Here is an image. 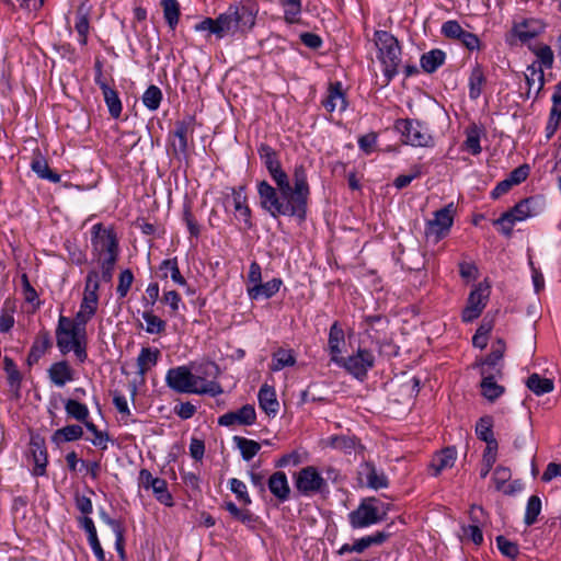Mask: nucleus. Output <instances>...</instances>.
Instances as JSON below:
<instances>
[{
    "label": "nucleus",
    "instance_id": "1",
    "mask_svg": "<svg viewBox=\"0 0 561 561\" xmlns=\"http://www.w3.org/2000/svg\"><path fill=\"white\" fill-rule=\"evenodd\" d=\"M119 252V240L114 228L95 224L91 228L92 270L87 280H112Z\"/></svg>",
    "mask_w": 561,
    "mask_h": 561
},
{
    "label": "nucleus",
    "instance_id": "2",
    "mask_svg": "<svg viewBox=\"0 0 561 561\" xmlns=\"http://www.w3.org/2000/svg\"><path fill=\"white\" fill-rule=\"evenodd\" d=\"M259 12L257 4L251 1L230 4L228 9L216 19L206 18L195 25V31H207L209 34L222 38L228 35L245 34L255 25Z\"/></svg>",
    "mask_w": 561,
    "mask_h": 561
},
{
    "label": "nucleus",
    "instance_id": "3",
    "mask_svg": "<svg viewBox=\"0 0 561 561\" xmlns=\"http://www.w3.org/2000/svg\"><path fill=\"white\" fill-rule=\"evenodd\" d=\"M165 383L178 393H208L215 397L222 392L217 382H205L204 378L194 375L187 366L170 368L165 375Z\"/></svg>",
    "mask_w": 561,
    "mask_h": 561
},
{
    "label": "nucleus",
    "instance_id": "4",
    "mask_svg": "<svg viewBox=\"0 0 561 561\" xmlns=\"http://www.w3.org/2000/svg\"><path fill=\"white\" fill-rule=\"evenodd\" d=\"M257 193L262 208L268 211L274 218L278 216H296L304 219L306 217V214L300 206L294 203L289 194L286 195L280 193V191L277 192V188L273 187L266 181L259 182Z\"/></svg>",
    "mask_w": 561,
    "mask_h": 561
},
{
    "label": "nucleus",
    "instance_id": "5",
    "mask_svg": "<svg viewBox=\"0 0 561 561\" xmlns=\"http://www.w3.org/2000/svg\"><path fill=\"white\" fill-rule=\"evenodd\" d=\"M545 207L546 202L542 196L537 195L524 198L513 208L502 214V216L494 221V226L499 228L501 233L510 237L516 222L540 215L545 210Z\"/></svg>",
    "mask_w": 561,
    "mask_h": 561
},
{
    "label": "nucleus",
    "instance_id": "6",
    "mask_svg": "<svg viewBox=\"0 0 561 561\" xmlns=\"http://www.w3.org/2000/svg\"><path fill=\"white\" fill-rule=\"evenodd\" d=\"M375 43L378 48V58L383 66L386 83H389L399 72L401 47L397 38L387 31H376Z\"/></svg>",
    "mask_w": 561,
    "mask_h": 561
},
{
    "label": "nucleus",
    "instance_id": "7",
    "mask_svg": "<svg viewBox=\"0 0 561 561\" xmlns=\"http://www.w3.org/2000/svg\"><path fill=\"white\" fill-rule=\"evenodd\" d=\"M394 129L401 135L402 142L413 147H433L434 138L427 126L417 119L400 118Z\"/></svg>",
    "mask_w": 561,
    "mask_h": 561
},
{
    "label": "nucleus",
    "instance_id": "8",
    "mask_svg": "<svg viewBox=\"0 0 561 561\" xmlns=\"http://www.w3.org/2000/svg\"><path fill=\"white\" fill-rule=\"evenodd\" d=\"M455 214L456 207L454 203H449L445 207L436 210L434 213V218L426 222V240L435 244L443 240L450 231Z\"/></svg>",
    "mask_w": 561,
    "mask_h": 561
},
{
    "label": "nucleus",
    "instance_id": "9",
    "mask_svg": "<svg viewBox=\"0 0 561 561\" xmlns=\"http://www.w3.org/2000/svg\"><path fill=\"white\" fill-rule=\"evenodd\" d=\"M377 500L369 497L364 500L358 507L348 514V520L354 529L368 527L385 519L386 511L376 505Z\"/></svg>",
    "mask_w": 561,
    "mask_h": 561
},
{
    "label": "nucleus",
    "instance_id": "10",
    "mask_svg": "<svg viewBox=\"0 0 561 561\" xmlns=\"http://www.w3.org/2000/svg\"><path fill=\"white\" fill-rule=\"evenodd\" d=\"M295 486L302 495H312L322 491L325 486V480L313 466L300 469L295 474Z\"/></svg>",
    "mask_w": 561,
    "mask_h": 561
},
{
    "label": "nucleus",
    "instance_id": "11",
    "mask_svg": "<svg viewBox=\"0 0 561 561\" xmlns=\"http://www.w3.org/2000/svg\"><path fill=\"white\" fill-rule=\"evenodd\" d=\"M491 294L489 283H479L469 294L468 302L462 311V321L471 322L477 319L485 308Z\"/></svg>",
    "mask_w": 561,
    "mask_h": 561
},
{
    "label": "nucleus",
    "instance_id": "12",
    "mask_svg": "<svg viewBox=\"0 0 561 561\" xmlns=\"http://www.w3.org/2000/svg\"><path fill=\"white\" fill-rule=\"evenodd\" d=\"M138 485L145 490H151L156 500L161 504L173 506V497L168 491V483L164 479L153 477L147 469H141L138 477Z\"/></svg>",
    "mask_w": 561,
    "mask_h": 561
},
{
    "label": "nucleus",
    "instance_id": "13",
    "mask_svg": "<svg viewBox=\"0 0 561 561\" xmlns=\"http://www.w3.org/2000/svg\"><path fill=\"white\" fill-rule=\"evenodd\" d=\"M294 185L289 184V195L297 206H300L302 211L307 213V204L310 195V187L308 184L307 169L304 164H297L293 172Z\"/></svg>",
    "mask_w": 561,
    "mask_h": 561
},
{
    "label": "nucleus",
    "instance_id": "14",
    "mask_svg": "<svg viewBox=\"0 0 561 561\" xmlns=\"http://www.w3.org/2000/svg\"><path fill=\"white\" fill-rule=\"evenodd\" d=\"M440 32L446 38L459 42L469 50L480 49L479 37L462 28L456 20H448L444 22Z\"/></svg>",
    "mask_w": 561,
    "mask_h": 561
},
{
    "label": "nucleus",
    "instance_id": "15",
    "mask_svg": "<svg viewBox=\"0 0 561 561\" xmlns=\"http://www.w3.org/2000/svg\"><path fill=\"white\" fill-rule=\"evenodd\" d=\"M375 356L365 348L358 351L343 360L344 368L357 379H364L367 371L373 368Z\"/></svg>",
    "mask_w": 561,
    "mask_h": 561
},
{
    "label": "nucleus",
    "instance_id": "16",
    "mask_svg": "<svg viewBox=\"0 0 561 561\" xmlns=\"http://www.w3.org/2000/svg\"><path fill=\"white\" fill-rule=\"evenodd\" d=\"M99 283H87L80 309L77 312L79 324H87L95 314L99 304Z\"/></svg>",
    "mask_w": 561,
    "mask_h": 561
},
{
    "label": "nucleus",
    "instance_id": "17",
    "mask_svg": "<svg viewBox=\"0 0 561 561\" xmlns=\"http://www.w3.org/2000/svg\"><path fill=\"white\" fill-rule=\"evenodd\" d=\"M506 352V343L502 339H497L492 345H491V352L490 354L481 359L480 362H477L474 366L479 367L480 370L488 368L489 366H492L494 368V373H496L497 377L500 379L503 378V357Z\"/></svg>",
    "mask_w": 561,
    "mask_h": 561
},
{
    "label": "nucleus",
    "instance_id": "18",
    "mask_svg": "<svg viewBox=\"0 0 561 561\" xmlns=\"http://www.w3.org/2000/svg\"><path fill=\"white\" fill-rule=\"evenodd\" d=\"M256 420L255 409L251 404H245L237 411L225 413L218 419L221 426L232 425H252Z\"/></svg>",
    "mask_w": 561,
    "mask_h": 561
},
{
    "label": "nucleus",
    "instance_id": "19",
    "mask_svg": "<svg viewBox=\"0 0 561 561\" xmlns=\"http://www.w3.org/2000/svg\"><path fill=\"white\" fill-rule=\"evenodd\" d=\"M480 375L482 377L480 382L481 394L486 400L493 402L505 392V388L496 382V379H500L496 373L484 368L480 370Z\"/></svg>",
    "mask_w": 561,
    "mask_h": 561
},
{
    "label": "nucleus",
    "instance_id": "20",
    "mask_svg": "<svg viewBox=\"0 0 561 561\" xmlns=\"http://www.w3.org/2000/svg\"><path fill=\"white\" fill-rule=\"evenodd\" d=\"M322 104H323L324 108L331 113L334 111H339V112L345 111V108L347 106V101H346L345 94L343 92L341 82L330 83L328 91H327V96L322 101Z\"/></svg>",
    "mask_w": 561,
    "mask_h": 561
},
{
    "label": "nucleus",
    "instance_id": "21",
    "mask_svg": "<svg viewBox=\"0 0 561 561\" xmlns=\"http://www.w3.org/2000/svg\"><path fill=\"white\" fill-rule=\"evenodd\" d=\"M85 324H79L77 320V329H71L65 332H56L57 346L60 352L66 354L71 352V347L84 340Z\"/></svg>",
    "mask_w": 561,
    "mask_h": 561
},
{
    "label": "nucleus",
    "instance_id": "22",
    "mask_svg": "<svg viewBox=\"0 0 561 561\" xmlns=\"http://www.w3.org/2000/svg\"><path fill=\"white\" fill-rule=\"evenodd\" d=\"M511 477L512 473L508 468L503 466L496 467L492 477V480L495 484V489L497 491H502L504 494L507 495H512L515 492L519 491L522 484L518 481H514L513 483L506 484L511 480Z\"/></svg>",
    "mask_w": 561,
    "mask_h": 561
},
{
    "label": "nucleus",
    "instance_id": "23",
    "mask_svg": "<svg viewBox=\"0 0 561 561\" xmlns=\"http://www.w3.org/2000/svg\"><path fill=\"white\" fill-rule=\"evenodd\" d=\"M48 377L50 381L57 387H64L67 382L72 381L75 378L73 369L70 365L62 360L54 363L48 369Z\"/></svg>",
    "mask_w": 561,
    "mask_h": 561
},
{
    "label": "nucleus",
    "instance_id": "24",
    "mask_svg": "<svg viewBox=\"0 0 561 561\" xmlns=\"http://www.w3.org/2000/svg\"><path fill=\"white\" fill-rule=\"evenodd\" d=\"M360 476L366 477L367 485L374 490L388 486V479L382 471L377 470L374 463L364 462L359 470Z\"/></svg>",
    "mask_w": 561,
    "mask_h": 561
},
{
    "label": "nucleus",
    "instance_id": "25",
    "mask_svg": "<svg viewBox=\"0 0 561 561\" xmlns=\"http://www.w3.org/2000/svg\"><path fill=\"white\" fill-rule=\"evenodd\" d=\"M457 451L454 447H447L437 453L432 461L431 469L434 476H438L442 471L451 468L455 465Z\"/></svg>",
    "mask_w": 561,
    "mask_h": 561
},
{
    "label": "nucleus",
    "instance_id": "26",
    "mask_svg": "<svg viewBox=\"0 0 561 561\" xmlns=\"http://www.w3.org/2000/svg\"><path fill=\"white\" fill-rule=\"evenodd\" d=\"M259 404L267 415H275L278 412L279 403L273 387L268 385L261 387L259 391Z\"/></svg>",
    "mask_w": 561,
    "mask_h": 561
},
{
    "label": "nucleus",
    "instance_id": "27",
    "mask_svg": "<svg viewBox=\"0 0 561 561\" xmlns=\"http://www.w3.org/2000/svg\"><path fill=\"white\" fill-rule=\"evenodd\" d=\"M486 78L481 65L477 64L469 76L468 79V88H469V98L471 100H477L481 95L483 88L485 85Z\"/></svg>",
    "mask_w": 561,
    "mask_h": 561
},
{
    "label": "nucleus",
    "instance_id": "28",
    "mask_svg": "<svg viewBox=\"0 0 561 561\" xmlns=\"http://www.w3.org/2000/svg\"><path fill=\"white\" fill-rule=\"evenodd\" d=\"M193 131L191 124L187 122H178L173 130V136L176 138L172 142L175 154H185L187 150V136Z\"/></svg>",
    "mask_w": 561,
    "mask_h": 561
},
{
    "label": "nucleus",
    "instance_id": "29",
    "mask_svg": "<svg viewBox=\"0 0 561 561\" xmlns=\"http://www.w3.org/2000/svg\"><path fill=\"white\" fill-rule=\"evenodd\" d=\"M89 13H90V7L85 3H82L76 13V23L75 28L78 33V41L81 45H87L88 43V34H89Z\"/></svg>",
    "mask_w": 561,
    "mask_h": 561
},
{
    "label": "nucleus",
    "instance_id": "30",
    "mask_svg": "<svg viewBox=\"0 0 561 561\" xmlns=\"http://www.w3.org/2000/svg\"><path fill=\"white\" fill-rule=\"evenodd\" d=\"M268 489L280 501H286L289 497L290 489L287 477L282 471H277L270 477Z\"/></svg>",
    "mask_w": 561,
    "mask_h": 561
},
{
    "label": "nucleus",
    "instance_id": "31",
    "mask_svg": "<svg viewBox=\"0 0 561 561\" xmlns=\"http://www.w3.org/2000/svg\"><path fill=\"white\" fill-rule=\"evenodd\" d=\"M344 342H345L344 332L335 322L330 328L329 342H328L329 350H330V353L332 356V360H334L335 363L341 362L339 356L342 353V346L344 345Z\"/></svg>",
    "mask_w": 561,
    "mask_h": 561
},
{
    "label": "nucleus",
    "instance_id": "32",
    "mask_svg": "<svg viewBox=\"0 0 561 561\" xmlns=\"http://www.w3.org/2000/svg\"><path fill=\"white\" fill-rule=\"evenodd\" d=\"M446 59V54L442 49H432L421 57V67L427 73L435 72Z\"/></svg>",
    "mask_w": 561,
    "mask_h": 561
},
{
    "label": "nucleus",
    "instance_id": "33",
    "mask_svg": "<svg viewBox=\"0 0 561 561\" xmlns=\"http://www.w3.org/2000/svg\"><path fill=\"white\" fill-rule=\"evenodd\" d=\"M50 346V339L48 333L42 332L39 333L28 353L27 356V364L32 366L33 364L37 363L39 358L47 352V350Z\"/></svg>",
    "mask_w": 561,
    "mask_h": 561
},
{
    "label": "nucleus",
    "instance_id": "34",
    "mask_svg": "<svg viewBox=\"0 0 561 561\" xmlns=\"http://www.w3.org/2000/svg\"><path fill=\"white\" fill-rule=\"evenodd\" d=\"M31 169L41 179L48 180L53 183L60 182V175L49 169L47 161L39 153L34 156L31 162Z\"/></svg>",
    "mask_w": 561,
    "mask_h": 561
},
{
    "label": "nucleus",
    "instance_id": "35",
    "mask_svg": "<svg viewBox=\"0 0 561 561\" xmlns=\"http://www.w3.org/2000/svg\"><path fill=\"white\" fill-rule=\"evenodd\" d=\"M526 386L536 396L549 393L554 389L552 379L543 378L536 373L527 378Z\"/></svg>",
    "mask_w": 561,
    "mask_h": 561
},
{
    "label": "nucleus",
    "instance_id": "36",
    "mask_svg": "<svg viewBox=\"0 0 561 561\" xmlns=\"http://www.w3.org/2000/svg\"><path fill=\"white\" fill-rule=\"evenodd\" d=\"M282 283H254L248 287V294L251 299H268L279 290Z\"/></svg>",
    "mask_w": 561,
    "mask_h": 561
},
{
    "label": "nucleus",
    "instance_id": "37",
    "mask_svg": "<svg viewBox=\"0 0 561 561\" xmlns=\"http://www.w3.org/2000/svg\"><path fill=\"white\" fill-rule=\"evenodd\" d=\"M296 364V358L291 350L278 348L272 355L271 370L278 371L285 367H291Z\"/></svg>",
    "mask_w": 561,
    "mask_h": 561
},
{
    "label": "nucleus",
    "instance_id": "38",
    "mask_svg": "<svg viewBox=\"0 0 561 561\" xmlns=\"http://www.w3.org/2000/svg\"><path fill=\"white\" fill-rule=\"evenodd\" d=\"M159 355V350L144 347L137 357L138 373L144 376L151 367L157 364Z\"/></svg>",
    "mask_w": 561,
    "mask_h": 561
},
{
    "label": "nucleus",
    "instance_id": "39",
    "mask_svg": "<svg viewBox=\"0 0 561 561\" xmlns=\"http://www.w3.org/2000/svg\"><path fill=\"white\" fill-rule=\"evenodd\" d=\"M156 278L159 280H184L180 274L178 263L175 260H164L159 268L156 271Z\"/></svg>",
    "mask_w": 561,
    "mask_h": 561
},
{
    "label": "nucleus",
    "instance_id": "40",
    "mask_svg": "<svg viewBox=\"0 0 561 561\" xmlns=\"http://www.w3.org/2000/svg\"><path fill=\"white\" fill-rule=\"evenodd\" d=\"M103 98L112 117L118 118L122 114V102L116 90L108 85L103 87Z\"/></svg>",
    "mask_w": 561,
    "mask_h": 561
},
{
    "label": "nucleus",
    "instance_id": "41",
    "mask_svg": "<svg viewBox=\"0 0 561 561\" xmlns=\"http://www.w3.org/2000/svg\"><path fill=\"white\" fill-rule=\"evenodd\" d=\"M83 428L80 425L71 424L57 430L53 435V440L57 444L61 442H72L81 438Z\"/></svg>",
    "mask_w": 561,
    "mask_h": 561
},
{
    "label": "nucleus",
    "instance_id": "42",
    "mask_svg": "<svg viewBox=\"0 0 561 561\" xmlns=\"http://www.w3.org/2000/svg\"><path fill=\"white\" fill-rule=\"evenodd\" d=\"M233 204L236 218L238 220H242L245 228H250L251 224V210L249 206L245 204V196H243L240 192L233 193Z\"/></svg>",
    "mask_w": 561,
    "mask_h": 561
},
{
    "label": "nucleus",
    "instance_id": "43",
    "mask_svg": "<svg viewBox=\"0 0 561 561\" xmlns=\"http://www.w3.org/2000/svg\"><path fill=\"white\" fill-rule=\"evenodd\" d=\"M65 411L69 417L79 422H85V419H89L90 415L88 407L73 399L66 400Z\"/></svg>",
    "mask_w": 561,
    "mask_h": 561
},
{
    "label": "nucleus",
    "instance_id": "44",
    "mask_svg": "<svg viewBox=\"0 0 561 561\" xmlns=\"http://www.w3.org/2000/svg\"><path fill=\"white\" fill-rule=\"evenodd\" d=\"M233 440L239 448L242 458L247 461L251 460L261 449V445L252 439L234 436Z\"/></svg>",
    "mask_w": 561,
    "mask_h": 561
},
{
    "label": "nucleus",
    "instance_id": "45",
    "mask_svg": "<svg viewBox=\"0 0 561 561\" xmlns=\"http://www.w3.org/2000/svg\"><path fill=\"white\" fill-rule=\"evenodd\" d=\"M525 78L529 92L535 89V92L538 93L542 89L545 81L543 70L540 67H536L535 64L528 66Z\"/></svg>",
    "mask_w": 561,
    "mask_h": 561
},
{
    "label": "nucleus",
    "instance_id": "46",
    "mask_svg": "<svg viewBox=\"0 0 561 561\" xmlns=\"http://www.w3.org/2000/svg\"><path fill=\"white\" fill-rule=\"evenodd\" d=\"M164 19L171 30H174L179 23L180 4L176 0H161Z\"/></svg>",
    "mask_w": 561,
    "mask_h": 561
},
{
    "label": "nucleus",
    "instance_id": "47",
    "mask_svg": "<svg viewBox=\"0 0 561 561\" xmlns=\"http://www.w3.org/2000/svg\"><path fill=\"white\" fill-rule=\"evenodd\" d=\"M259 154L268 173L282 167L276 151L268 145H261L259 148Z\"/></svg>",
    "mask_w": 561,
    "mask_h": 561
},
{
    "label": "nucleus",
    "instance_id": "48",
    "mask_svg": "<svg viewBox=\"0 0 561 561\" xmlns=\"http://www.w3.org/2000/svg\"><path fill=\"white\" fill-rule=\"evenodd\" d=\"M142 103L149 111H157L162 101V91L159 87L151 84L142 94Z\"/></svg>",
    "mask_w": 561,
    "mask_h": 561
},
{
    "label": "nucleus",
    "instance_id": "49",
    "mask_svg": "<svg viewBox=\"0 0 561 561\" xmlns=\"http://www.w3.org/2000/svg\"><path fill=\"white\" fill-rule=\"evenodd\" d=\"M530 49L537 57V61L539 64L538 67H540L541 69H542V67H545L547 69L552 67L554 56H553V51L550 48V46H548L546 44H538V45L530 47Z\"/></svg>",
    "mask_w": 561,
    "mask_h": 561
},
{
    "label": "nucleus",
    "instance_id": "50",
    "mask_svg": "<svg viewBox=\"0 0 561 561\" xmlns=\"http://www.w3.org/2000/svg\"><path fill=\"white\" fill-rule=\"evenodd\" d=\"M3 366L7 373L8 382L10 387L15 391H19L22 382V375L18 369L15 363L13 362L12 358L5 356L3 358Z\"/></svg>",
    "mask_w": 561,
    "mask_h": 561
},
{
    "label": "nucleus",
    "instance_id": "51",
    "mask_svg": "<svg viewBox=\"0 0 561 561\" xmlns=\"http://www.w3.org/2000/svg\"><path fill=\"white\" fill-rule=\"evenodd\" d=\"M389 535L383 531H377L374 535L363 537L353 543V550L355 552H363L365 549L373 545H380L388 539Z\"/></svg>",
    "mask_w": 561,
    "mask_h": 561
},
{
    "label": "nucleus",
    "instance_id": "52",
    "mask_svg": "<svg viewBox=\"0 0 561 561\" xmlns=\"http://www.w3.org/2000/svg\"><path fill=\"white\" fill-rule=\"evenodd\" d=\"M493 421L491 416L481 417L476 425V434L477 436L489 444V442L497 443L493 435Z\"/></svg>",
    "mask_w": 561,
    "mask_h": 561
},
{
    "label": "nucleus",
    "instance_id": "53",
    "mask_svg": "<svg viewBox=\"0 0 561 561\" xmlns=\"http://www.w3.org/2000/svg\"><path fill=\"white\" fill-rule=\"evenodd\" d=\"M142 319L146 321L145 330L150 334H161L165 331V322L152 311H144Z\"/></svg>",
    "mask_w": 561,
    "mask_h": 561
},
{
    "label": "nucleus",
    "instance_id": "54",
    "mask_svg": "<svg viewBox=\"0 0 561 561\" xmlns=\"http://www.w3.org/2000/svg\"><path fill=\"white\" fill-rule=\"evenodd\" d=\"M480 138L481 133L476 126L468 128L466 131V140L463 142L465 149L472 153L473 156L479 154L482 150L480 145Z\"/></svg>",
    "mask_w": 561,
    "mask_h": 561
},
{
    "label": "nucleus",
    "instance_id": "55",
    "mask_svg": "<svg viewBox=\"0 0 561 561\" xmlns=\"http://www.w3.org/2000/svg\"><path fill=\"white\" fill-rule=\"evenodd\" d=\"M356 440L354 437L345 435H333L327 439V446L345 453L355 448Z\"/></svg>",
    "mask_w": 561,
    "mask_h": 561
},
{
    "label": "nucleus",
    "instance_id": "56",
    "mask_svg": "<svg viewBox=\"0 0 561 561\" xmlns=\"http://www.w3.org/2000/svg\"><path fill=\"white\" fill-rule=\"evenodd\" d=\"M288 23H297L301 12V0H279Z\"/></svg>",
    "mask_w": 561,
    "mask_h": 561
},
{
    "label": "nucleus",
    "instance_id": "57",
    "mask_svg": "<svg viewBox=\"0 0 561 561\" xmlns=\"http://www.w3.org/2000/svg\"><path fill=\"white\" fill-rule=\"evenodd\" d=\"M541 512V500L537 495H531L527 502L526 513H525V524L530 526L536 520L538 515Z\"/></svg>",
    "mask_w": 561,
    "mask_h": 561
},
{
    "label": "nucleus",
    "instance_id": "58",
    "mask_svg": "<svg viewBox=\"0 0 561 561\" xmlns=\"http://www.w3.org/2000/svg\"><path fill=\"white\" fill-rule=\"evenodd\" d=\"M534 21H524L514 26V34L522 41L528 42L538 34V30L533 27Z\"/></svg>",
    "mask_w": 561,
    "mask_h": 561
},
{
    "label": "nucleus",
    "instance_id": "59",
    "mask_svg": "<svg viewBox=\"0 0 561 561\" xmlns=\"http://www.w3.org/2000/svg\"><path fill=\"white\" fill-rule=\"evenodd\" d=\"M34 461H35V469L34 473L36 476H42L45 473L46 465H47V455L45 449L38 445L34 444V448L32 449Z\"/></svg>",
    "mask_w": 561,
    "mask_h": 561
},
{
    "label": "nucleus",
    "instance_id": "60",
    "mask_svg": "<svg viewBox=\"0 0 561 561\" xmlns=\"http://www.w3.org/2000/svg\"><path fill=\"white\" fill-rule=\"evenodd\" d=\"M230 490L236 494L237 499L244 505L251 503V499L248 494L247 485L239 479L232 478L229 481Z\"/></svg>",
    "mask_w": 561,
    "mask_h": 561
},
{
    "label": "nucleus",
    "instance_id": "61",
    "mask_svg": "<svg viewBox=\"0 0 561 561\" xmlns=\"http://www.w3.org/2000/svg\"><path fill=\"white\" fill-rule=\"evenodd\" d=\"M496 543L499 550L508 558H516L519 553V549L517 543L507 540L504 536H497L496 537Z\"/></svg>",
    "mask_w": 561,
    "mask_h": 561
},
{
    "label": "nucleus",
    "instance_id": "62",
    "mask_svg": "<svg viewBox=\"0 0 561 561\" xmlns=\"http://www.w3.org/2000/svg\"><path fill=\"white\" fill-rule=\"evenodd\" d=\"M271 178L275 182L277 190L280 191V193H284L286 195L289 194V179L287 173L283 170L282 167L274 170L270 173Z\"/></svg>",
    "mask_w": 561,
    "mask_h": 561
},
{
    "label": "nucleus",
    "instance_id": "63",
    "mask_svg": "<svg viewBox=\"0 0 561 561\" xmlns=\"http://www.w3.org/2000/svg\"><path fill=\"white\" fill-rule=\"evenodd\" d=\"M420 175H421L420 167H414L411 170L410 174H401V175L397 176L393 181V185L398 190H402V188L407 187L414 179L419 178Z\"/></svg>",
    "mask_w": 561,
    "mask_h": 561
},
{
    "label": "nucleus",
    "instance_id": "64",
    "mask_svg": "<svg viewBox=\"0 0 561 561\" xmlns=\"http://www.w3.org/2000/svg\"><path fill=\"white\" fill-rule=\"evenodd\" d=\"M183 220L186 224L191 237L197 238L201 233V227L188 207L184 208Z\"/></svg>",
    "mask_w": 561,
    "mask_h": 561
}]
</instances>
